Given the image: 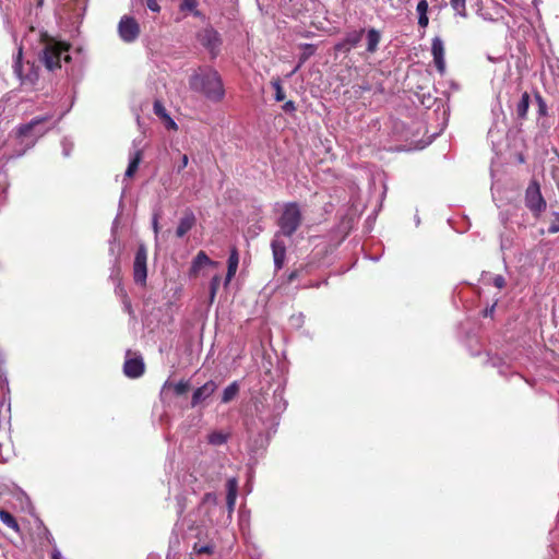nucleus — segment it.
<instances>
[{
    "label": "nucleus",
    "mask_w": 559,
    "mask_h": 559,
    "mask_svg": "<svg viewBox=\"0 0 559 559\" xmlns=\"http://www.w3.org/2000/svg\"><path fill=\"white\" fill-rule=\"evenodd\" d=\"M192 91L201 93L209 100L218 103L225 96V88L219 73L211 68H199L189 79Z\"/></svg>",
    "instance_id": "nucleus-1"
},
{
    "label": "nucleus",
    "mask_w": 559,
    "mask_h": 559,
    "mask_svg": "<svg viewBox=\"0 0 559 559\" xmlns=\"http://www.w3.org/2000/svg\"><path fill=\"white\" fill-rule=\"evenodd\" d=\"M41 41L44 48L40 55V61L47 70L55 71L61 68V61L70 62L71 57L69 50L71 45L67 41L57 40L49 37L47 34L43 35Z\"/></svg>",
    "instance_id": "nucleus-2"
},
{
    "label": "nucleus",
    "mask_w": 559,
    "mask_h": 559,
    "mask_svg": "<svg viewBox=\"0 0 559 559\" xmlns=\"http://www.w3.org/2000/svg\"><path fill=\"white\" fill-rule=\"evenodd\" d=\"M304 223V215L298 202H286L282 205L276 219L277 231L274 235L292 238Z\"/></svg>",
    "instance_id": "nucleus-3"
},
{
    "label": "nucleus",
    "mask_w": 559,
    "mask_h": 559,
    "mask_svg": "<svg viewBox=\"0 0 559 559\" xmlns=\"http://www.w3.org/2000/svg\"><path fill=\"white\" fill-rule=\"evenodd\" d=\"M50 119L49 116L35 117L29 122L20 124L15 129V136L23 140H28L26 143L27 147H31L35 144L37 139L43 136L47 132V128L44 127V123Z\"/></svg>",
    "instance_id": "nucleus-4"
},
{
    "label": "nucleus",
    "mask_w": 559,
    "mask_h": 559,
    "mask_svg": "<svg viewBox=\"0 0 559 559\" xmlns=\"http://www.w3.org/2000/svg\"><path fill=\"white\" fill-rule=\"evenodd\" d=\"M524 201L525 206L532 212L534 217H539L546 210L547 203L542 194L540 185L536 179L530 181L525 190Z\"/></svg>",
    "instance_id": "nucleus-5"
},
{
    "label": "nucleus",
    "mask_w": 559,
    "mask_h": 559,
    "mask_svg": "<svg viewBox=\"0 0 559 559\" xmlns=\"http://www.w3.org/2000/svg\"><path fill=\"white\" fill-rule=\"evenodd\" d=\"M147 278V249L140 245L133 260V280L135 284L145 286Z\"/></svg>",
    "instance_id": "nucleus-6"
},
{
    "label": "nucleus",
    "mask_w": 559,
    "mask_h": 559,
    "mask_svg": "<svg viewBox=\"0 0 559 559\" xmlns=\"http://www.w3.org/2000/svg\"><path fill=\"white\" fill-rule=\"evenodd\" d=\"M141 28L138 21L130 15H123L118 23V34L124 43H133L140 36Z\"/></svg>",
    "instance_id": "nucleus-7"
},
{
    "label": "nucleus",
    "mask_w": 559,
    "mask_h": 559,
    "mask_svg": "<svg viewBox=\"0 0 559 559\" xmlns=\"http://www.w3.org/2000/svg\"><path fill=\"white\" fill-rule=\"evenodd\" d=\"M271 250L274 261V267L275 271L277 272L284 267L287 251L286 245L281 236L274 235L271 241Z\"/></svg>",
    "instance_id": "nucleus-8"
},
{
    "label": "nucleus",
    "mask_w": 559,
    "mask_h": 559,
    "mask_svg": "<svg viewBox=\"0 0 559 559\" xmlns=\"http://www.w3.org/2000/svg\"><path fill=\"white\" fill-rule=\"evenodd\" d=\"M431 55L433 63L440 75L445 73L444 45L440 37L436 36L431 40Z\"/></svg>",
    "instance_id": "nucleus-9"
},
{
    "label": "nucleus",
    "mask_w": 559,
    "mask_h": 559,
    "mask_svg": "<svg viewBox=\"0 0 559 559\" xmlns=\"http://www.w3.org/2000/svg\"><path fill=\"white\" fill-rule=\"evenodd\" d=\"M216 389L217 384L213 380H210L205 382L202 386L198 388L192 394L191 407L198 406L202 401L212 396Z\"/></svg>",
    "instance_id": "nucleus-10"
},
{
    "label": "nucleus",
    "mask_w": 559,
    "mask_h": 559,
    "mask_svg": "<svg viewBox=\"0 0 559 559\" xmlns=\"http://www.w3.org/2000/svg\"><path fill=\"white\" fill-rule=\"evenodd\" d=\"M145 371V365L141 357L128 358L123 364V372L128 378H140Z\"/></svg>",
    "instance_id": "nucleus-11"
},
{
    "label": "nucleus",
    "mask_w": 559,
    "mask_h": 559,
    "mask_svg": "<svg viewBox=\"0 0 559 559\" xmlns=\"http://www.w3.org/2000/svg\"><path fill=\"white\" fill-rule=\"evenodd\" d=\"M200 43L211 52L217 50L221 46L219 34L213 28H205L199 34Z\"/></svg>",
    "instance_id": "nucleus-12"
},
{
    "label": "nucleus",
    "mask_w": 559,
    "mask_h": 559,
    "mask_svg": "<svg viewBox=\"0 0 559 559\" xmlns=\"http://www.w3.org/2000/svg\"><path fill=\"white\" fill-rule=\"evenodd\" d=\"M364 33V28L359 31L348 32L344 39L335 46V49L345 52L349 51L352 48L356 47L360 43Z\"/></svg>",
    "instance_id": "nucleus-13"
},
{
    "label": "nucleus",
    "mask_w": 559,
    "mask_h": 559,
    "mask_svg": "<svg viewBox=\"0 0 559 559\" xmlns=\"http://www.w3.org/2000/svg\"><path fill=\"white\" fill-rule=\"evenodd\" d=\"M195 223L197 218L193 212L190 210L185 211L177 226L176 236L178 238H182L187 233H189L192 229Z\"/></svg>",
    "instance_id": "nucleus-14"
},
{
    "label": "nucleus",
    "mask_w": 559,
    "mask_h": 559,
    "mask_svg": "<svg viewBox=\"0 0 559 559\" xmlns=\"http://www.w3.org/2000/svg\"><path fill=\"white\" fill-rule=\"evenodd\" d=\"M214 262L207 257L204 251H199L194 259L192 260L189 276L197 277L200 273V270L205 265H212Z\"/></svg>",
    "instance_id": "nucleus-15"
},
{
    "label": "nucleus",
    "mask_w": 559,
    "mask_h": 559,
    "mask_svg": "<svg viewBox=\"0 0 559 559\" xmlns=\"http://www.w3.org/2000/svg\"><path fill=\"white\" fill-rule=\"evenodd\" d=\"M239 264V253L236 247L230 249V253L227 261V274H226V284H228L231 278L235 276Z\"/></svg>",
    "instance_id": "nucleus-16"
},
{
    "label": "nucleus",
    "mask_w": 559,
    "mask_h": 559,
    "mask_svg": "<svg viewBox=\"0 0 559 559\" xmlns=\"http://www.w3.org/2000/svg\"><path fill=\"white\" fill-rule=\"evenodd\" d=\"M530 105H531V95L527 92H524L522 94L519 103L516 104V108H515L518 119H520V120L527 119V112H528Z\"/></svg>",
    "instance_id": "nucleus-17"
},
{
    "label": "nucleus",
    "mask_w": 559,
    "mask_h": 559,
    "mask_svg": "<svg viewBox=\"0 0 559 559\" xmlns=\"http://www.w3.org/2000/svg\"><path fill=\"white\" fill-rule=\"evenodd\" d=\"M367 51L373 53L378 50L379 43L381 40V34L376 28H369L367 31Z\"/></svg>",
    "instance_id": "nucleus-18"
},
{
    "label": "nucleus",
    "mask_w": 559,
    "mask_h": 559,
    "mask_svg": "<svg viewBox=\"0 0 559 559\" xmlns=\"http://www.w3.org/2000/svg\"><path fill=\"white\" fill-rule=\"evenodd\" d=\"M141 160H142V151L136 150L133 153V155L130 159V163L128 165V168L126 170V174H124L126 178H129V179L133 178V176L135 175V173L139 169Z\"/></svg>",
    "instance_id": "nucleus-19"
},
{
    "label": "nucleus",
    "mask_w": 559,
    "mask_h": 559,
    "mask_svg": "<svg viewBox=\"0 0 559 559\" xmlns=\"http://www.w3.org/2000/svg\"><path fill=\"white\" fill-rule=\"evenodd\" d=\"M304 49L305 51L300 55L298 64L293 69L288 76L294 75L301 68V66L309 59V57L312 56L316 51V47L312 44H305Z\"/></svg>",
    "instance_id": "nucleus-20"
},
{
    "label": "nucleus",
    "mask_w": 559,
    "mask_h": 559,
    "mask_svg": "<svg viewBox=\"0 0 559 559\" xmlns=\"http://www.w3.org/2000/svg\"><path fill=\"white\" fill-rule=\"evenodd\" d=\"M0 520L4 525L12 528L14 532H20V525L16 519L7 510L0 509Z\"/></svg>",
    "instance_id": "nucleus-21"
},
{
    "label": "nucleus",
    "mask_w": 559,
    "mask_h": 559,
    "mask_svg": "<svg viewBox=\"0 0 559 559\" xmlns=\"http://www.w3.org/2000/svg\"><path fill=\"white\" fill-rule=\"evenodd\" d=\"M229 433L223 431H212L207 435L206 440L212 445H223L227 442Z\"/></svg>",
    "instance_id": "nucleus-22"
},
{
    "label": "nucleus",
    "mask_w": 559,
    "mask_h": 559,
    "mask_svg": "<svg viewBox=\"0 0 559 559\" xmlns=\"http://www.w3.org/2000/svg\"><path fill=\"white\" fill-rule=\"evenodd\" d=\"M238 393L239 385L236 381H234L223 391L222 403L226 404L231 402L238 395Z\"/></svg>",
    "instance_id": "nucleus-23"
},
{
    "label": "nucleus",
    "mask_w": 559,
    "mask_h": 559,
    "mask_svg": "<svg viewBox=\"0 0 559 559\" xmlns=\"http://www.w3.org/2000/svg\"><path fill=\"white\" fill-rule=\"evenodd\" d=\"M165 386H171L173 390H174V393L177 396H181V395L186 394L190 390L191 384H190V382L188 380H181L178 383H170V382L167 381L165 383Z\"/></svg>",
    "instance_id": "nucleus-24"
},
{
    "label": "nucleus",
    "mask_w": 559,
    "mask_h": 559,
    "mask_svg": "<svg viewBox=\"0 0 559 559\" xmlns=\"http://www.w3.org/2000/svg\"><path fill=\"white\" fill-rule=\"evenodd\" d=\"M198 8V0H180L179 9L180 11H189L194 16L200 17L202 16V13L197 9Z\"/></svg>",
    "instance_id": "nucleus-25"
},
{
    "label": "nucleus",
    "mask_w": 559,
    "mask_h": 559,
    "mask_svg": "<svg viewBox=\"0 0 559 559\" xmlns=\"http://www.w3.org/2000/svg\"><path fill=\"white\" fill-rule=\"evenodd\" d=\"M534 98L537 104L538 118L546 117L548 115V107L545 99L543 98L538 91L534 93Z\"/></svg>",
    "instance_id": "nucleus-26"
},
{
    "label": "nucleus",
    "mask_w": 559,
    "mask_h": 559,
    "mask_svg": "<svg viewBox=\"0 0 559 559\" xmlns=\"http://www.w3.org/2000/svg\"><path fill=\"white\" fill-rule=\"evenodd\" d=\"M451 8L462 17L467 16L466 0H450Z\"/></svg>",
    "instance_id": "nucleus-27"
},
{
    "label": "nucleus",
    "mask_w": 559,
    "mask_h": 559,
    "mask_svg": "<svg viewBox=\"0 0 559 559\" xmlns=\"http://www.w3.org/2000/svg\"><path fill=\"white\" fill-rule=\"evenodd\" d=\"M271 85L272 87L274 88L275 91V100L276 102H283L285 99V92H284V88L282 86V83H281V80L280 79H274L271 81Z\"/></svg>",
    "instance_id": "nucleus-28"
},
{
    "label": "nucleus",
    "mask_w": 559,
    "mask_h": 559,
    "mask_svg": "<svg viewBox=\"0 0 559 559\" xmlns=\"http://www.w3.org/2000/svg\"><path fill=\"white\" fill-rule=\"evenodd\" d=\"M236 501V480H228V493H227V503L230 509H233Z\"/></svg>",
    "instance_id": "nucleus-29"
},
{
    "label": "nucleus",
    "mask_w": 559,
    "mask_h": 559,
    "mask_svg": "<svg viewBox=\"0 0 559 559\" xmlns=\"http://www.w3.org/2000/svg\"><path fill=\"white\" fill-rule=\"evenodd\" d=\"M219 285H221V276L219 275H215L212 277L211 280V283H210V298H211V301L214 300L215 298V295L219 288Z\"/></svg>",
    "instance_id": "nucleus-30"
},
{
    "label": "nucleus",
    "mask_w": 559,
    "mask_h": 559,
    "mask_svg": "<svg viewBox=\"0 0 559 559\" xmlns=\"http://www.w3.org/2000/svg\"><path fill=\"white\" fill-rule=\"evenodd\" d=\"M193 551L197 555H203V554L210 555V554L213 552V547L210 546V545H199V544H195L193 546Z\"/></svg>",
    "instance_id": "nucleus-31"
},
{
    "label": "nucleus",
    "mask_w": 559,
    "mask_h": 559,
    "mask_svg": "<svg viewBox=\"0 0 559 559\" xmlns=\"http://www.w3.org/2000/svg\"><path fill=\"white\" fill-rule=\"evenodd\" d=\"M153 109H154V114L160 118L163 117L165 114H167V110L165 108V106L163 105V103L158 99H156L154 102V106H153Z\"/></svg>",
    "instance_id": "nucleus-32"
},
{
    "label": "nucleus",
    "mask_w": 559,
    "mask_h": 559,
    "mask_svg": "<svg viewBox=\"0 0 559 559\" xmlns=\"http://www.w3.org/2000/svg\"><path fill=\"white\" fill-rule=\"evenodd\" d=\"M559 231V214L554 213V218L550 221V225L548 227L549 234H556Z\"/></svg>",
    "instance_id": "nucleus-33"
},
{
    "label": "nucleus",
    "mask_w": 559,
    "mask_h": 559,
    "mask_svg": "<svg viewBox=\"0 0 559 559\" xmlns=\"http://www.w3.org/2000/svg\"><path fill=\"white\" fill-rule=\"evenodd\" d=\"M428 9H429V4H428L427 0H420L417 3L416 11H417L418 15H420V14H424V15L428 14Z\"/></svg>",
    "instance_id": "nucleus-34"
},
{
    "label": "nucleus",
    "mask_w": 559,
    "mask_h": 559,
    "mask_svg": "<svg viewBox=\"0 0 559 559\" xmlns=\"http://www.w3.org/2000/svg\"><path fill=\"white\" fill-rule=\"evenodd\" d=\"M290 2H293V0H290ZM294 2H295L294 4L288 5V7L286 8V11H287V13H288V14H290V15H293V16H297L298 14H300V13H301V8H298V7H297V4H298L299 0H294Z\"/></svg>",
    "instance_id": "nucleus-35"
},
{
    "label": "nucleus",
    "mask_w": 559,
    "mask_h": 559,
    "mask_svg": "<svg viewBox=\"0 0 559 559\" xmlns=\"http://www.w3.org/2000/svg\"><path fill=\"white\" fill-rule=\"evenodd\" d=\"M158 1L159 0H145V3H146V7L148 8V10H151L152 12H155V13H159L160 5H159Z\"/></svg>",
    "instance_id": "nucleus-36"
},
{
    "label": "nucleus",
    "mask_w": 559,
    "mask_h": 559,
    "mask_svg": "<svg viewBox=\"0 0 559 559\" xmlns=\"http://www.w3.org/2000/svg\"><path fill=\"white\" fill-rule=\"evenodd\" d=\"M188 163H189V157H188L187 154H183L181 156V162H180V164L177 167V173L178 174L181 173L188 166Z\"/></svg>",
    "instance_id": "nucleus-37"
},
{
    "label": "nucleus",
    "mask_w": 559,
    "mask_h": 559,
    "mask_svg": "<svg viewBox=\"0 0 559 559\" xmlns=\"http://www.w3.org/2000/svg\"><path fill=\"white\" fill-rule=\"evenodd\" d=\"M493 285H495L497 288H499V289L503 288V287L506 286V280H504V277H503V276H501V275H497V276L493 278Z\"/></svg>",
    "instance_id": "nucleus-38"
},
{
    "label": "nucleus",
    "mask_w": 559,
    "mask_h": 559,
    "mask_svg": "<svg viewBox=\"0 0 559 559\" xmlns=\"http://www.w3.org/2000/svg\"><path fill=\"white\" fill-rule=\"evenodd\" d=\"M282 108L285 112H294L296 110V105L293 100H287Z\"/></svg>",
    "instance_id": "nucleus-39"
},
{
    "label": "nucleus",
    "mask_w": 559,
    "mask_h": 559,
    "mask_svg": "<svg viewBox=\"0 0 559 559\" xmlns=\"http://www.w3.org/2000/svg\"><path fill=\"white\" fill-rule=\"evenodd\" d=\"M429 24V17H428V14L424 15V14H420L418 15V25L423 28H426Z\"/></svg>",
    "instance_id": "nucleus-40"
},
{
    "label": "nucleus",
    "mask_w": 559,
    "mask_h": 559,
    "mask_svg": "<svg viewBox=\"0 0 559 559\" xmlns=\"http://www.w3.org/2000/svg\"><path fill=\"white\" fill-rule=\"evenodd\" d=\"M165 127L168 129V130H177L178 129V126L177 123L173 120V118H168L165 122H164Z\"/></svg>",
    "instance_id": "nucleus-41"
},
{
    "label": "nucleus",
    "mask_w": 559,
    "mask_h": 559,
    "mask_svg": "<svg viewBox=\"0 0 559 559\" xmlns=\"http://www.w3.org/2000/svg\"><path fill=\"white\" fill-rule=\"evenodd\" d=\"M153 230L155 233V236L157 237L159 233V226H158V214H154L153 222H152Z\"/></svg>",
    "instance_id": "nucleus-42"
},
{
    "label": "nucleus",
    "mask_w": 559,
    "mask_h": 559,
    "mask_svg": "<svg viewBox=\"0 0 559 559\" xmlns=\"http://www.w3.org/2000/svg\"><path fill=\"white\" fill-rule=\"evenodd\" d=\"M299 276V271L298 270H295L293 272L289 273L288 277H287V282L288 283H292L294 282L296 278H298Z\"/></svg>",
    "instance_id": "nucleus-43"
},
{
    "label": "nucleus",
    "mask_w": 559,
    "mask_h": 559,
    "mask_svg": "<svg viewBox=\"0 0 559 559\" xmlns=\"http://www.w3.org/2000/svg\"><path fill=\"white\" fill-rule=\"evenodd\" d=\"M515 157H516L518 163H520V164H524L526 160L523 153H516Z\"/></svg>",
    "instance_id": "nucleus-44"
},
{
    "label": "nucleus",
    "mask_w": 559,
    "mask_h": 559,
    "mask_svg": "<svg viewBox=\"0 0 559 559\" xmlns=\"http://www.w3.org/2000/svg\"><path fill=\"white\" fill-rule=\"evenodd\" d=\"M51 559H61V554L59 550L55 549L51 555Z\"/></svg>",
    "instance_id": "nucleus-45"
},
{
    "label": "nucleus",
    "mask_w": 559,
    "mask_h": 559,
    "mask_svg": "<svg viewBox=\"0 0 559 559\" xmlns=\"http://www.w3.org/2000/svg\"><path fill=\"white\" fill-rule=\"evenodd\" d=\"M495 311V306H492L490 309H486L484 316L487 317Z\"/></svg>",
    "instance_id": "nucleus-46"
},
{
    "label": "nucleus",
    "mask_w": 559,
    "mask_h": 559,
    "mask_svg": "<svg viewBox=\"0 0 559 559\" xmlns=\"http://www.w3.org/2000/svg\"><path fill=\"white\" fill-rule=\"evenodd\" d=\"M168 118H170V116L167 114H165L163 117H160L159 119L165 122Z\"/></svg>",
    "instance_id": "nucleus-47"
},
{
    "label": "nucleus",
    "mask_w": 559,
    "mask_h": 559,
    "mask_svg": "<svg viewBox=\"0 0 559 559\" xmlns=\"http://www.w3.org/2000/svg\"><path fill=\"white\" fill-rule=\"evenodd\" d=\"M20 67H21V66H20V63H17V64H16V67H15V71H16V72L19 71V68H20Z\"/></svg>",
    "instance_id": "nucleus-48"
}]
</instances>
